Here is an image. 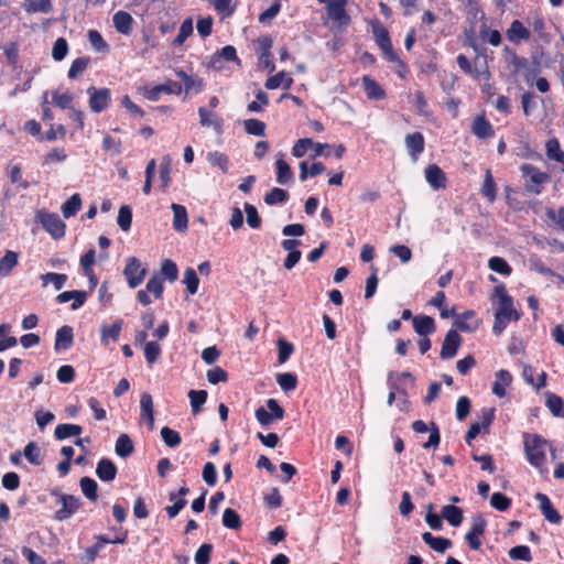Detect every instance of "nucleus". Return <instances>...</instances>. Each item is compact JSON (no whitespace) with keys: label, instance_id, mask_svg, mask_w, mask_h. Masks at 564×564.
Returning a JSON list of instances; mask_svg holds the SVG:
<instances>
[{"label":"nucleus","instance_id":"nucleus-1","mask_svg":"<svg viewBox=\"0 0 564 564\" xmlns=\"http://www.w3.org/2000/svg\"><path fill=\"white\" fill-rule=\"evenodd\" d=\"M524 453L530 465L535 467L541 474L547 473L546 452L550 442L539 434L523 435Z\"/></svg>","mask_w":564,"mask_h":564},{"label":"nucleus","instance_id":"nucleus-2","mask_svg":"<svg viewBox=\"0 0 564 564\" xmlns=\"http://www.w3.org/2000/svg\"><path fill=\"white\" fill-rule=\"evenodd\" d=\"M494 301H497L495 315L507 317L517 322L520 319V313L513 307V300L508 294L503 283L498 284L494 290Z\"/></svg>","mask_w":564,"mask_h":564},{"label":"nucleus","instance_id":"nucleus-3","mask_svg":"<svg viewBox=\"0 0 564 564\" xmlns=\"http://www.w3.org/2000/svg\"><path fill=\"white\" fill-rule=\"evenodd\" d=\"M520 171L522 173V177L525 181L524 187L527 192L536 195L540 194L542 191V185L549 181V175L529 163L522 164Z\"/></svg>","mask_w":564,"mask_h":564},{"label":"nucleus","instance_id":"nucleus-4","mask_svg":"<svg viewBox=\"0 0 564 564\" xmlns=\"http://www.w3.org/2000/svg\"><path fill=\"white\" fill-rule=\"evenodd\" d=\"M265 406H260L254 412L257 421L262 426H270L274 421L284 417L285 412L275 399H268Z\"/></svg>","mask_w":564,"mask_h":564},{"label":"nucleus","instance_id":"nucleus-5","mask_svg":"<svg viewBox=\"0 0 564 564\" xmlns=\"http://www.w3.org/2000/svg\"><path fill=\"white\" fill-rule=\"evenodd\" d=\"M53 495L57 498L56 503L61 505V508L55 512V519L58 521L69 519L82 506L79 497L61 492H53Z\"/></svg>","mask_w":564,"mask_h":564},{"label":"nucleus","instance_id":"nucleus-6","mask_svg":"<svg viewBox=\"0 0 564 564\" xmlns=\"http://www.w3.org/2000/svg\"><path fill=\"white\" fill-rule=\"evenodd\" d=\"M123 274L127 279L129 288L135 289L143 282L147 274V269L142 265L138 258L132 257L128 259Z\"/></svg>","mask_w":564,"mask_h":564},{"label":"nucleus","instance_id":"nucleus-7","mask_svg":"<svg viewBox=\"0 0 564 564\" xmlns=\"http://www.w3.org/2000/svg\"><path fill=\"white\" fill-rule=\"evenodd\" d=\"M37 219L53 238L57 239L65 235L66 226L57 214L42 212L37 214Z\"/></svg>","mask_w":564,"mask_h":564},{"label":"nucleus","instance_id":"nucleus-8","mask_svg":"<svg viewBox=\"0 0 564 564\" xmlns=\"http://www.w3.org/2000/svg\"><path fill=\"white\" fill-rule=\"evenodd\" d=\"M87 94L89 95V107L94 112H101L106 110L111 101L110 90L108 88L88 87Z\"/></svg>","mask_w":564,"mask_h":564},{"label":"nucleus","instance_id":"nucleus-9","mask_svg":"<svg viewBox=\"0 0 564 564\" xmlns=\"http://www.w3.org/2000/svg\"><path fill=\"white\" fill-rule=\"evenodd\" d=\"M346 3L347 0H330L326 7L329 19L339 28L347 26L350 22L345 9Z\"/></svg>","mask_w":564,"mask_h":564},{"label":"nucleus","instance_id":"nucleus-10","mask_svg":"<svg viewBox=\"0 0 564 564\" xmlns=\"http://www.w3.org/2000/svg\"><path fill=\"white\" fill-rule=\"evenodd\" d=\"M462 344V337L455 329H451L447 332L442 349H441V358L442 359H451L456 356L457 350Z\"/></svg>","mask_w":564,"mask_h":564},{"label":"nucleus","instance_id":"nucleus-11","mask_svg":"<svg viewBox=\"0 0 564 564\" xmlns=\"http://www.w3.org/2000/svg\"><path fill=\"white\" fill-rule=\"evenodd\" d=\"M486 521L478 516L473 519L471 529L466 533L465 539L471 550H478L481 545L480 536L485 533Z\"/></svg>","mask_w":564,"mask_h":564},{"label":"nucleus","instance_id":"nucleus-12","mask_svg":"<svg viewBox=\"0 0 564 564\" xmlns=\"http://www.w3.org/2000/svg\"><path fill=\"white\" fill-rule=\"evenodd\" d=\"M412 429L416 433L430 432L429 441L423 444L424 448L436 447L440 444V431L435 423H431V427H429L425 422L417 420L412 423Z\"/></svg>","mask_w":564,"mask_h":564},{"label":"nucleus","instance_id":"nucleus-13","mask_svg":"<svg viewBox=\"0 0 564 564\" xmlns=\"http://www.w3.org/2000/svg\"><path fill=\"white\" fill-rule=\"evenodd\" d=\"M198 115L199 123L203 127L213 128L217 134L223 133L224 120L218 115L204 107L198 109Z\"/></svg>","mask_w":564,"mask_h":564},{"label":"nucleus","instance_id":"nucleus-14","mask_svg":"<svg viewBox=\"0 0 564 564\" xmlns=\"http://www.w3.org/2000/svg\"><path fill=\"white\" fill-rule=\"evenodd\" d=\"M506 35L510 42L520 44L522 41L530 40L531 32L520 20H513L508 28Z\"/></svg>","mask_w":564,"mask_h":564},{"label":"nucleus","instance_id":"nucleus-15","mask_svg":"<svg viewBox=\"0 0 564 564\" xmlns=\"http://www.w3.org/2000/svg\"><path fill=\"white\" fill-rule=\"evenodd\" d=\"M425 178L433 189L446 187V175L436 164H430L425 169Z\"/></svg>","mask_w":564,"mask_h":564},{"label":"nucleus","instance_id":"nucleus-16","mask_svg":"<svg viewBox=\"0 0 564 564\" xmlns=\"http://www.w3.org/2000/svg\"><path fill=\"white\" fill-rule=\"evenodd\" d=\"M140 417L145 421L149 430L154 429L153 400L150 393L144 392L140 398Z\"/></svg>","mask_w":564,"mask_h":564},{"label":"nucleus","instance_id":"nucleus-17","mask_svg":"<svg viewBox=\"0 0 564 564\" xmlns=\"http://www.w3.org/2000/svg\"><path fill=\"white\" fill-rule=\"evenodd\" d=\"M275 169L276 182L280 185H286L293 181V172L288 162L284 160V154L282 152L276 154Z\"/></svg>","mask_w":564,"mask_h":564},{"label":"nucleus","instance_id":"nucleus-18","mask_svg":"<svg viewBox=\"0 0 564 564\" xmlns=\"http://www.w3.org/2000/svg\"><path fill=\"white\" fill-rule=\"evenodd\" d=\"M123 327V321L118 318L111 325L104 323L100 327L101 344L108 345L110 340L117 341Z\"/></svg>","mask_w":564,"mask_h":564},{"label":"nucleus","instance_id":"nucleus-19","mask_svg":"<svg viewBox=\"0 0 564 564\" xmlns=\"http://www.w3.org/2000/svg\"><path fill=\"white\" fill-rule=\"evenodd\" d=\"M73 341V328L68 325H64L56 332L54 349L55 351L67 350L72 347Z\"/></svg>","mask_w":564,"mask_h":564},{"label":"nucleus","instance_id":"nucleus-20","mask_svg":"<svg viewBox=\"0 0 564 564\" xmlns=\"http://www.w3.org/2000/svg\"><path fill=\"white\" fill-rule=\"evenodd\" d=\"M373 33H375L377 44L382 50V52L386 54V56L390 61H395L397 56L393 52L389 32L387 31V29L380 26V28L375 29Z\"/></svg>","mask_w":564,"mask_h":564},{"label":"nucleus","instance_id":"nucleus-21","mask_svg":"<svg viewBox=\"0 0 564 564\" xmlns=\"http://www.w3.org/2000/svg\"><path fill=\"white\" fill-rule=\"evenodd\" d=\"M530 26L535 34V41L549 44L552 41V35L546 30V24L541 15H534L530 21Z\"/></svg>","mask_w":564,"mask_h":564},{"label":"nucleus","instance_id":"nucleus-22","mask_svg":"<svg viewBox=\"0 0 564 564\" xmlns=\"http://www.w3.org/2000/svg\"><path fill=\"white\" fill-rule=\"evenodd\" d=\"M512 382V376L508 370H499L496 373V380L492 386V393L499 398L506 395V389Z\"/></svg>","mask_w":564,"mask_h":564},{"label":"nucleus","instance_id":"nucleus-23","mask_svg":"<svg viewBox=\"0 0 564 564\" xmlns=\"http://www.w3.org/2000/svg\"><path fill=\"white\" fill-rule=\"evenodd\" d=\"M86 299L87 293L85 291H65L57 295L56 301L62 304L74 300L72 310H78L84 305Z\"/></svg>","mask_w":564,"mask_h":564},{"label":"nucleus","instance_id":"nucleus-24","mask_svg":"<svg viewBox=\"0 0 564 564\" xmlns=\"http://www.w3.org/2000/svg\"><path fill=\"white\" fill-rule=\"evenodd\" d=\"M96 475L102 481H111L117 475V467L110 459L102 458L97 464Z\"/></svg>","mask_w":564,"mask_h":564},{"label":"nucleus","instance_id":"nucleus-25","mask_svg":"<svg viewBox=\"0 0 564 564\" xmlns=\"http://www.w3.org/2000/svg\"><path fill=\"white\" fill-rule=\"evenodd\" d=\"M405 145L410 155L416 160L417 155L424 151V137L420 132H414L405 137Z\"/></svg>","mask_w":564,"mask_h":564},{"label":"nucleus","instance_id":"nucleus-26","mask_svg":"<svg viewBox=\"0 0 564 564\" xmlns=\"http://www.w3.org/2000/svg\"><path fill=\"white\" fill-rule=\"evenodd\" d=\"M116 30L124 35H128L132 30L133 19L130 13L126 11H118L112 18Z\"/></svg>","mask_w":564,"mask_h":564},{"label":"nucleus","instance_id":"nucleus-27","mask_svg":"<svg viewBox=\"0 0 564 564\" xmlns=\"http://www.w3.org/2000/svg\"><path fill=\"white\" fill-rule=\"evenodd\" d=\"M422 540L435 552L444 553L447 549H449L453 543L449 539L442 536H434L430 532H424L422 534Z\"/></svg>","mask_w":564,"mask_h":564},{"label":"nucleus","instance_id":"nucleus-28","mask_svg":"<svg viewBox=\"0 0 564 564\" xmlns=\"http://www.w3.org/2000/svg\"><path fill=\"white\" fill-rule=\"evenodd\" d=\"M171 208L173 210V228L178 232L185 231L188 224L186 208L180 204H172Z\"/></svg>","mask_w":564,"mask_h":564},{"label":"nucleus","instance_id":"nucleus-29","mask_svg":"<svg viewBox=\"0 0 564 564\" xmlns=\"http://www.w3.org/2000/svg\"><path fill=\"white\" fill-rule=\"evenodd\" d=\"M471 130L473 133L480 139H488L494 135V128L484 116L475 118Z\"/></svg>","mask_w":564,"mask_h":564},{"label":"nucleus","instance_id":"nucleus-30","mask_svg":"<svg viewBox=\"0 0 564 564\" xmlns=\"http://www.w3.org/2000/svg\"><path fill=\"white\" fill-rule=\"evenodd\" d=\"M414 330L421 336L433 334L436 329L434 319L431 316L422 315L413 318Z\"/></svg>","mask_w":564,"mask_h":564},{"label":"nucleus","instance_id":"nucleus-31","mask_svg":"<svg viewBox=\"0 0 564 564\" xmlns=\"http://www.w3.org/2000/svg\"><path fill=\"white\" fill-rule=\"evenodd\" d=\"M362 87L369 99L379 100L386 95L381 86L368 75L362 77Z\"/></svg>","mask_w":564,"mask_h":564},{"label":"nucleus","instance_id":"nucleus-32","mask_svg":"<svg viewBox=\"0 0 564 564\" xmlns=\"http://www.w3.org/2000/svg\"><path fill=\"white\" fill-rule=\"evenodd\" d=\"M545 404L550 412L556 417H564V401L561 397L552 393H545Z\"/></svg>","mask_w":564,"mask_h":564},{"label":"nucleus","instance_id":"nucleus-33","mask_svg":"<svg viewBox=\"0 0 564 564\" xmlns=\"http://www.w3.org/2000/svg\"><path fill=\"white\" fill-rule=\"evenodd\" d=\"M442 517L453 527H458L463 522L462 509L453 505L442 508Z\"/></svg>","mask_w":564,"mask_h":564},{"label":"nucleus","instance_id":"nucleus-34","mask_svg":"<svg viewBox=\"0 0 564 564\" xmlns=\"http://www.w3.org/2000/svg\"><path fill=\"white\" fill-rule=\"evenodd\" d=\"M23 8L28 13H50L53 10L51 0H24Z\"/></svg>","mask_w":564,"mask_h":564},{"label":"nucleus","instance_id":"nucleus-35","mask_svg":"<svg viewBox=\"0 0 564 564\" xmlns=\"http://www.w3.org/2000/svg\"><path fill=\"white\" fill-rule=\"evenodd\" d=\"M19 254L14 251L8 250L0 259V276H8L12 269L18 264Z\"/></svg>","mask_w":564,"mask_h":564},{"label":"nucleus","instance_id":"nucleus-36","mask_svg":"<svg viewBox=\"0 0 564 564\" xmlns=\"http://www.w3.org/2000/svg\"><path fill=\"white\" fill-rule=\"evenodd\" d=\"M83 429L80 425L77 424H58L55 427L54 436L56 440H65L70 436H77L82 433Z\"/></svg>","mask_w":564,"mask_h":564},{"label":"nucleus","instance_id":"nucleus-37","mask_svg":"<svg viewBox=\"0 0 564 564\" xmlns=\"http://www.w3.org/2000/svg\"><path fill=\"white\" fill-rule=\"evenodd\" d=\"M545 153L551 161H564V151L556 138L549 139L545 143Z\"/></svg>","mask_w":564,"mask_h":564},{"label":"nucleus","instance_id":"nucleus-38","mask_svg":"<svg viewBox=\"0 0 564 564\" xmlns=\"http://www.w3.org/2000/svg\"><path fill=\"white\" fill-rule=\"evenodd\" d=\"M133 443L129 435L121 434L116 442V454L122 458L130 456L133 452Z\"/></svg>","mask_w":564,"mask_h":564},{"label":"nucleus","instance_id":"nucleus-39","mask_svg":"<svg viewBox=\"0 0 564 564\" xmlns=\"http://www.w3.org/2000/svg\"><path fill=\"white\" fill-rule=\"evenodd\" d=\"M80 207L82 198L79 194H74L62 205L63 216L65 218H70L77 214Z\"/></svg>","mask_w":564,"mask_h":564},{"label":"nucleus","instance_id":"nucleus-40","mask_svg":"<svg viewBox=\"0 0 564 564\" xmlns=\"http://www.w3.org/2000/svg\"><path fill=\"white\" fill-rule=\"evenodd\" d=\"M23 455L26 458V460L34 466H40L43 462V458L41 456V449L39 445L34 442H29L25 445L23 449Z\"/></svg>","mask_w":564,"mask_h":564},{"label":"nucleus","instance_id":"nucleus-41","mask_svg":"<svg viewBox=\"0 0 564 564\" xmlns=\"http://www.w3.org/2000/svg\"><path fill=\"white\" fill-rule=\"evenodd\" d=\"M80 489L84 494V496L90 500L96 501L98 497V485L97 482L90 478V477H83L79 481Z\"/></svg>","mask_w":564,"mask_h":564},{"label":"nucleus","instance_id":"nucleus-42","mask_svg":"<svg viewBox=\"0 0 564 564\" xmlns=\"http://www.w3.org/2000/svg\"><path fill=\"white\" fill-rule=\"evenodd\" d=\"M89 64H90V58L87 56H82V57L75 58L72 62L70 67L68 69V74H67L68 78H70V79L77 78L79 75H82L87 69Z\"/></svg>","mask_w":564,"mask_h":564},{"label":"nucleus","instance_id":"nucleus-43","mask_svg":"<svg viewBox=\"0 0 564 564\" xmlns=\"http://www.w3.org/2000/svg\"><path fill=\"white\" fill-rule=\"evenodd\" d=\"M292 84V78L288 77L285 72H280L274 76H271L267 79L264 86L267 89H276L281 86L284 88H289Z\"/></svg>","mask_w":564,"mask_h":564},{"label":"nucleus","instance_id":"nucleus-44","mask_svg":"<svg viewBox=\"0 0 564 564\" xmlns=\"http://www.w3.org/2000/svg\"><path fill=\"white\" fill-rule=\"evenodd\" d=\"M207 391L205 390H189L188 398L194 414L200 412L203 404L207 400Z\"/></svg>","mask_w":564,"mask_h":564},{"label":"nucleus","instance_id":"nucleus-45","mask_svg":"<svg viewBox=\"0 0 564 564\" xmlns=\"http://www.w3.org/2000/svg\"><path fill=\"white\" fill-rule=\"evenodd\" d=\"M221 59L225 61H237V52L236 48L232 45H226L224 46L219 52H217L212 61V65L215 68H218V64L221 62Z\"/></svg>","mask_w":564,"mask_h":564},{"label":"nucleus","instance_id":"nucleus-46","mask_svg":"<svg viewBox=\"0 0 564 564\" xmlns=\"http://www.w3.org/2000/svg\"><path fill=\"white\" fill-rule=\"evenodd\" d=\"M288 199H289L288 192L282 188H279V187L272 188L264 196V203L270 206L285 203Z\"/></svg>","mask_w":564,"mask_h":564},{"label":"nucleus","instance_id":"nucleus-47","mask_svg":"<svg viewBox=\"0 0 564 564\" xmlns=\"http://www.w3.org/2000/svg\"><path fill=\"white\" fill-rule=\"evenodd\" d=\"M207 160L212 165L220 169L223 173L228 172L229 159L225 153H221L219 151L209 152L207 154Z\"/></svg>","mask_w":564,"mask_h":564},{"label":"nucleus","instance_id":"nucleus-48","mask_svg":"<svg viewBox=\"0 0 564 564\" xmlns=\"http://www.w3.org/2000/svg\"><path fill=\"white\" fill-rule=\"evenodd\" d=\"M488 267L490 270L500 273L502 275H510L511 274V267L508 264V262L501 258V257H492L488 261Z\"/></svg>","mask_w":564,"mask_h":564},{"label":"nucleus","instance_id":"nucleus-49","mask_svg":"<svg viewBox=\"0 0 564 564\" xmlns=\"http://www.w3.org/2000/svg\"><path fill=\"white\" fill-rule=\"evenodd\" d=\"M247 133L263 137L265 133V123L259 119H247L243 121Z\"/></svg>","mask_w":564,"mask_h":564},{"label":"nucleus","instance_id":"nucleus-50","mask_svg":"<svg viewBox=\"0 0 564 564\" xmlns=\"http://www.w3.org/2000/svg\"><path fill=\"white\" fill-rule=\"evenodd\" d=\"M224 527L232 530H237L241 527L240 516L230 508L225 509L223 514Z\"/></svg>","mask_w":564,"mask_h":564},{"label":"nucleus","instance_id":"nucleus-51","mask_svg":"<svg viewBox=\"0 0 564 564\" xmlns=\"http://www.w3.org/2000/svg\"><path fill=\"white\" fill-rule=\"evenodd\" d=\"M192 33H193V20L191 18H188L182 22V24L178 29V33L173 41V44L182 45Z\"/></svg>","mask_w":564,"mask_h":564},{"label":"nucleus","instance_id":"nucleus-52","mask_svg":"<svg viewBox=\"0 0 564 564\" xmlns=\"http://www.w3.org/2000/svg\"><path fill=\"white\" fill-rule=\"evenodd\" d=\"M41 280L43 282V285L53 283L55 286V290L58 291L64 288L66 281H67V275L61 274V273L48 272V273L43 274L41 276Z\"/></svg>","mask_w":564,"mask_h":564},{"label":"nucleus","instance_id":"nucleus-53","mask_svg":"<svg viewBox=\"0 0 564 564\" xmlns=\"http://www.w3.org/2000/svg\"><path fill=\"white\" fill-rule=\"evenodd\" d=\"M169 499L173 501V505L167 506L165 510L169 514V518L173 519L186 506L187 501L184 498H177V495L174 491L170 494Z\"/></svg>","mask_w":564,"mask_h":564},{"label":"nucleus","instance_id":"nucleus-54","mask_svg":"<svg viewBox=\"0 0 564 564\" xmlns=\"http://www.w3.org/2000/svg\"><path fill=\"white\" fill-rule=\"evenodd\" d=\"M117 223L121 230L128 231L130 229L132 223V212L129 206L124 205L120 207Z\"/></svg>","mask_w":564,"mask_h":564},{"label":"nucleus","instance_id":"nucleus-55","mask_svg":"<svg viewBox=\"0 0 564 564\" xmlns=\"http://www.w3.org/2000/svg\"><path fill=\"white\" fill-rule=\"evenodd\" d=\"M481 193L489 202L496 199V184L490 170H487L485 181L481 187Z\"/></svg>","mask_w":564,"mask_h":564},{"label":"nucleus","instance_id":"nucleus-56","mask_svg":"<svg viewBox=\"0 0 564 564\" xmlns=\"http://www.w3.org/2000/svg\"><path fill=\"white\" fill-rule=\"evenodd\" d=\"M68 53V43L64 37H58L53 45L52 57L56 62L63 61Z\"/></svg>","mask_w":564,"mask_h":564},{"label":"nucleus","instance_id":"nucleus-57","mask_svg":"<svg viewBox=\"0 0 564 564\" xmlns=\"http://www.w3.org/2000/svg\"><path fill=\"white\" fill-rule=\"evenodd\" d=\"M256 44H257V51L259 53L260 59L271 57L270 51L273 45V40L270 36H268V35L260 36L256 41Z\"/></svg>","mask_w":564,"mask_h":564},{"label":"nucleus","instance_id":"nucleus-58","mask_svg":"<svg viewBox=\"0 0 564 564\" xmlns=\"http://www.w3.org/2000/svg\"><path fill=\"white\" fill-rule=\"evenodd\" d=\"M161 437L165 445L169 447H176L181 444L182 441L180 433L167 426L162 427Z\"/></svg>","mask_w":564,"mask_h":564},{"label":"nucleus","instance_id":"nucleus-59","mask_svg":"<svg viewBox=\"0 0 564 564\" xmlns=\"http://www.w3.org/2000/svg\"><path fill=\"white\" fill-rule=\"evenodd\" d=\"M509 556L514 561L530 562L532 560L531 550L527 545H517L510 549Z\"/></svg>","mask_w":564,"mask_h":564},{"label":"nucleus","instance_id":"nucleus-60","mask_svg":"<svg viewBox=\"0 0 564 564\" xmlns=\"http://www.w3.org/2000/svg\"><path fill=\"white\" fill-rule=\"evenodd\" d=\"M183 282L186 284L187 291L195 294L198 290L199 279L194 269L188 268L184 272Z\"/></svg>","mask_w":564,"mask_h":564},{"label":"nucleus","instance_id":"nucleus-61","mask_svg":"<svg viewBox=\"0 0 564 564\" xmlns=\"http://www.w3.org/2000/svg\"><path fill=\"white\" fill-rule=\"evenodd\" d=\"M161 355V346L158 341H148L144 345V356L147 361L152 365Z\"/></svg>","mask_w":564,"mask_h":564},{"label":"nucleus","instance_id":"nucleus-62","mask_svg":"<svg viewBox=\"0 0 564 564\" xmlns=\"http://www.w3.org/2000/svg\"><path fill=\"white\" fill-rule=\"evenodd\" d=\"M480 37L494 46L501 43V34L498 30H490L487 25H482L479 31Z\"/></svg>","mask_w":564,"mask_h":564},{"label":"nucleus","instance_id":"nucleus-63","mask_svg":"<svg viewBox=\"0 0 564 564\" xmlns=\"http://www.w3.org/2000/svg\"><path fill=\"white\" fill-rule=\"evenodd\" d=\"M276 382L284 391H292L296 388V377L293 373L284 372L276 377Z\"/></svg>","mask_w":564,"mask_h":564},{"label":"nucleus","instance_id":"nucleus-64","mask_svg":"<svg viewBox=\"0 0 564 564\" xmlns=\"http://www.w3.org/2000/svg\"><path fill=\"white\" fill-rule=\"evenodd\" d=\"M213 552V545L209 543L202 544L195 553L196 564H208L210 561V554Z\"/></svg>","mask_w":564,"mask_h":564}]
</instances>
